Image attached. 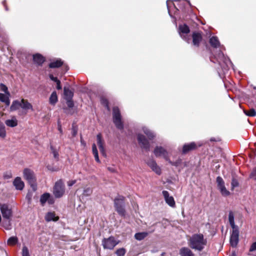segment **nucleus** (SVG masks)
Listing matches in <instances>:
<instances>
[{
    "label": "nucleus",
    "instance_id": "nucleus-1",
    "mask_svg": "<svg viewBox=\"0 0 256 256\" xmlns=\"http://www.w3.org/2000/svg\"><path fill=\"white\" fill-rule=\"evenodd\" d=\"M190 246L198 251H202L207 244L206 239L204 238L202 234L192 235L188 240Z\"/></svg>",
    "mask_w": 256,
    "mask_h": 256
},
{
    "label": "nucleus",
    "instance_id": "nucleus-2",
    "mask_svg": "<svg viewBox=\"0 0 256 256\" xmlns=\"http://www.w3.org/2000/svg\"><path fill=\"white\" fill-rule=\"evenodd\" d=\"M228 221L232 229L230 237V244L232 247H236L239 240V230L234 224V214L232 211L229 212Z\"/></svg>",
    "mask_w": 256,
    "mask_h": 256
},
{
    "label": "nucleus",
    "instance_id": "nucleus-3",
    "mask_svg": "<svg viewBox=\"0 0 256 256\" xmlns=\"http://www.w3.org/2000/svg\"><path fill=\"white\" fill-rule=\"evenodd\" d=\"M125 198L122 196H118L114 200V206L116 210L122 216L126 215L125 210Z\"/></svg>",
    "mask_w": 256,
    "mask_h": 256
},
{
    "label": "nucleus",
    "instance_id": "nucleus-4",
    "mask_svg": "<svg viewBox=\"0 0 256 256\" xmlns=\"http://www.w3.org/2000/svg\"><path fill=\"white\" fill-rule=\"evenodd\" d=\"M24 177L28 181L34 190H36V178L34 172L29 169L24 168L23 172Z\"/></svg>",
    "mask_w": 256,
    "mask_h": 256
},
{
    "label": "nucleus",
    "instance_id": "nucleus-5",
    "mask_svg": "<svg viewBox=\"0 0 256 256\" xmlns=\"http://www.w3.org/2000/svg\"><path fill=\"white\" fill-rule=\"evenodd\" d=\"M65 186L62 180L57 181L53 188V194L56 198H61L64 194Z\"/></svg>",
    "mask_w": 256,
    "mask_h": 256
},
{
    "label": "nucleus",
    "instance_id": "nucleus-6",
    "mask_svg": "<svg viewBox=\"0 0 256 256\" xmlns=\"http://www.w3.org/2000/svg\"><path fill=\"white\" fill-rule=\"evenodd\" d=\"M113 122L116 128L122 130L124 128V124L122 122L121 114L120 110L118 107L113 108Z\"/></svg>",
    "mask_w": 256,
    "mask_h": 256
},
{
    "label": "nucleus",
    "instance_id": "nucleus-7",
    "mask_svg": "<svg viewBox=\"0 0 256 256\" xmlns=\"http://www.w3.org/2000/svg\"><path fill=\"white\" fill-rule=\"evenodd\" d=\"M118 243L119 241L116 240L112 236L102 240V245L104 249L112 250Z\"/></svg>",
    "mask_w": 256,
    "mask_h": 256
},
{
    "label": "nucleus",
    "instance_id": "nucleus-8",
    "mask_svg": "<svg viewBox=\"0 0 256 256\" xmlns=\"http://www.w3.org/2000/svg\"><path fill=\"white\" fill-rule=\"evenodd\" d=\"M178 30L180 36L188 42H189L190 38H188L186 36L187 34L190 32L188 26L186 24L180 25Z\"/></svg>",
    "mask_w": 256,
    "mask_h": 256
},
{
    "label": "nucleus",
    "instance_id": "nucleus-9",
    "mask_svg": "<svg viewBox=\"0 0 256 256\" xmlns=\"http://www.w3.org/2000/svg\"><path fill=\"white\" fill-rule=\"evenodd\" d=\"M1 212L4 219L9 220L12 216V212L8 206L6 204H2L0 207Z\"/></svg>",
    "mask_w": 256,
    "mask_h": 256
},
{
    "label": "nucleus",
    "instance_id": "nucleus-10",
    "mask_svg": "<svg viewBox=\"0 0 256 256\" xmlns=\"http://www.w3.org/2000/svg\"><path fill=\"white\" fill-rule=\"evenodd\" d=\"M154 152L156 156H162L166 160H168V152L162 146H156L154 150Z\"/></svg>",
    "mask_w": 256,
    "mask_h": 256
},
{
    "label": "nucleus",
    "instance_id": "nucleus-11",
    "mask_svg": "<svg viewBox=\"0 0 256 256\" xmlns=\"http://www.w3.org/2000/svg\"><path fill=\"white\" fill-rule=\"evenodd\" d=\"M138 140L141 148H144L146 150H148L150 149V143L148 140L144 135L142 134H138Z\"/></svg>",
    "mask_w": 256,
    "mask_h": 256
},
{
    "label": "nucleus",
    "instance_id": "nucleus-12",
    "mask_svg": "<svg viewBox=\"0 0 256 256\" xmlns=\"http://www.w3.org/2000/svg\"><path fill=\"white\" fill-rule=\"evenodd\" d=\"M162 193L166 203L172 208L175 207L176 203L174 198L172 196H170L169 192L166 190H163Z\"/></svg>",
    "mask_w": 256,
    "mask_h": 256
},
{
    "label": "nucleus",
    "instance_id": "nucleus-13",
    "mask_svg": "<svg viewBox=\"0 0 256 256\" xmlns=\"http://www.w3.org/2000/svg\"><path fill=\"white\" fill-rule=\"evenodd\" d=\"M200 144L197 145L194 142H192L189 144H186L184 145L182 150V153L186 154L188 152L196 149Z\"/></svg>",
    "mask_w": 256,
    "mask_h": 256
},
{
    "label": "nucleus",
    "instance_id": "nucleus-14",
    "mask_svg": "<svg viewBox=\"0 0 256 256\" xmlns=\"http://www.w3.org/2000/svg\"><path fill=\"white\" fill-rule=\"evenodd\" d=\"M147 164L154 171L156 174H161V170L157 165L156 162L153 160H150L147 162Z\"/></svg>",
    "mask_w": 256,
    "mask_h": 256
},
{
    "label": "nucleus",
    "instance_id": "nucleus-15",
    "mask_svg": "<svg viewBox=\"0 0 256 256\" xmlns=\"http://www.w3.org/2000/svg\"><path fill=\"white\" fill-rule=\"evenodd\" d=\"M218 61L220 66L222 65V62L224 63L226 67L231 64V62L228 58L224 56L222 52H220L218 56Z\"/></svg>",
    "mask_w": 256,
    "mask_h": 256
},
{
    "label": "nucleus",
    "instance_id": "nucleus-16",
    "mask_svg": "<svg viewBox=\"0 0 256 256\" xmlns=\"http://www.w3.org/2000/svg\"><path fill=\"white\" fill-rule=\"evenodd\" d=\"M96 138L98 145V146L100 152L103 156H106L104 148V142L102 139V134H97Z\"/></svg>",
    "mask_w": 256,
    "mask_h": 256
},
{
    "label": "nucleus",
    "instance_id": "nucleus-17",
    "mask_svg": "<svg viewBox=\"0 0 256 256\" xmlns=\"http://www.w3.org/2000/svg\"><path fill=\"white\" fill-rule=\"evenodd\" d=\"M192 44L194 46H198L202 40V36L200 33L194 32L192 34Z\"/></svg>",
    "mask_w": 256,
    "mask_h": 256
},
{
    "label": "nucleus",
    "instance_id": "nucleus-18",
    "mask_svg": "<svg viewBox=\"0 0 256 256\" xmlns=\"http://www.w3.org/2000/svg\"><path fill=\"white\" fill-rule=\"evenodd\" d=\"M13 184L16 188L18 190H22L24 188V182L20 177H16L13 182Z\"/></svg>",
    "mask_w": 256,
    "mask_h": 256
},
{
    "label": "nucleus",
    "instance_id": "nucleus-19",
    "mask_svg": "<svg viewBox=\"0 0 256 256\" xmlns=\"http://www.w3.org/2000/svg\"><path fill=\"white\" fill-rule=\"evenodd\" d=\"M20 108L25 110H33V107L28 100L22 98L20 101Z\"/></svg>",
    "mask_w": 256,
    "mask_h": 256
},
{
    "label": "nucleus",
    "instance_id": "nucleus-20",
    "mask_svg": "<svg viewBox=\"0 0 256 256\" xmlns=\"http://www.w3.org/2000/svg\"><path fill=\"white\" fill-rule=\"evenodd\" d=\"M180 256H194L192 252L188 248L183 247L180 250Z\"/></svg>",
    "mask_w": 256,
    "mask_h": 256
},
{
    "label": "nucleus",
    "instance_id": "nucleus-21",
    "mask_svg": "<svg viewBox=\"0 0 256 256\" xmlns=\"http://www.w3.org/2000/svg\"><path fill=\"white\" fill-rule=\"evenodd\" d=\"M33 60L34 63L41 66L45 60L44 58L40 54H36L33 56Z\"/></svg>",
    "mask_w": 256,
    "mask_h": 256
},
{
    "label": "nucleus",
    "instance_id": "nucleus-22",
    "mask_svg": "<svg viewBox=\"0 0 256 256\" xmlns=\"http://www.w3.org/2000/svg\"><path fill=\"white\" fill-rule=\"evenodd\" d=\"M18 120L15 117H13L11 120H6L5 121V124L9 127L14 128L18 125Z\"/></svg>",
    "mask_w": 256,
    "mask_h": 256
},
{
    "label": "nucleus",
    "instance_id": "nucleus-23",
    "mask_svg": "<svg viewBox=\"0 0 256 256\" xmlns=\"http://www.w3.org/2000/svg\"><path fill=\"white\" fill-rule=\"evenodd\" d=\"M64 92L66 100L72 99L74 92L70 88L64 87Z\"/></svg>",
    "mask_w": 256,
    "mask_h": 256
},
{
    "label": "nucleus",
    "instance_id": "nucleus-24",
    "mask_svg": "<svg viewBox=\"0 0 256 256\" xmlns=\"http://www.w3.org/2000/svg\"><path fill=\"white\" fill-rule=\"evenodd\" d=\"M142 130L144 132L147 136L149 140H152L155 138L156 135L154 132H153L152 130L147 128L144 127L142 128Z\"/></svg>",
    "mask_w": 256,
    "mask_h": 256
},
{
    "label": "nucleus",
    "instance_id": "nucleus-25",
    "mask_svg": "<svg viewBox=\"0 0 256 256\" xmlns=\"http://www.w3.org/2000/svg\"><path fill=\"white\" fill-rule=\"evenodd\" d=\"M210 43L214 48H218L220 46V42L216 36H212L210 39Z\"/></svg>",
    "mask_w": 256,
    "mask_h": 256
},
{
    "label": "nucleus",
    "instance_id": "nucleus-26",
    "mask_svg": "<svg viewBox=\"0 0 256 256\" xmlns=\"http://www.w3.org/2000/svg\"><path fill=\"white\" fill-rule=\"evenodd\" d=\"M6 136V126L4 123L0 121V138H5Z\"/></svg>",
    "mask_w": 256,
    "mask_h": 256
},
{
    "label": "nucleus",
    "instance_id": "nucleus-27",
    "mask_svg": "<svg viewBox=\"0 0 256 256\" xmlns=\"http://www.w3.org/2000/svg\"><path fill=\"white\" fill-rule=\"evenodd\" d=\"M58 100L57 94L56 91L53 92L50 98V104L52 105H55Z\"/></svg>",
    "mask_w": 256,
    "mask_h": 256
},
{
    "label": "nucleus",
    "instance_id": "nucleus-28",
    "mask_svg": "<svg viewBox=\"0 0 256 256\" xmlns=\"http://www.w3.org/2000/svg\"><path fill=\"white\" fill-rule=\"evenodd\" d=\"M9 97L10 96H8L6 94L0 93V101L4 102L7 106H8L10 104Z\"/></svg>",
    "mask_w": 256,
    "mask_h": 256
},
{
    "label": "nucleus",
    "instance_id": "nucleus-29",
    "mask_svg": "<svg viewBox=\"0 0 256 256\" xmlns=\"http://www.w3.org/2000/svg\"><path fill=\"white\" fill-rule=\"evenodd\" d=\"M63 64V62L61 60H56V61L51 62L49 64V67L50 68H57L62 66Z\"/></svg>",
    "mask_w": 256,
    "mask_h": 256
},
{
    "label": "nucleus",
    "instance_id": "nucleus-30",
    "mask_svg": "<svg viewBox=\"0 0 256 256\" xmlns=\"http://www.w3.org/2000/svg\"><path fill=\"white\" fill-rule=\"evenodd\" d=\"M20 107V102L18 100H14L12 102L10 107V111H15Z\"/></svg>",
    "mask_w": 256,
    "mask_h": 256
},
{
    "label": "nucleus",
    "instance_id": "nucleus-31",
    "mask_svg": "<svg viewBox=\"0 0 256 256\" xmlns=\"http://www.w3.org/2000/svg\"><path fill=\"white\" fill-rule=\"evenodd\" d=\"M45 219L47 222H50L51 220L56 221L58 220V218L55 216V214L52 212H48L45 216Z\"/></svg>",
    "mask_w": 256,
    "mask_h": 256
},
{
    "label": "nucleus",
    "instance_id": "nucleus-32",
    "mask_svg": "<svg viewBox=\"0 0 256 256\" xmlns=\"http://www.w3.org/2000/svg\"><path fill=\"white\" fill-rule=\"evenodd\" d=\"M148 234L146 232H138L134 235V238L136 240H141L144 239Z\"/></svg>",
    "mask_w": 256,
    "mask_h": 256
},
{
    "label": "nucleus",
    "instance_id": "nucleus-33",
    "mask_svg": "<svg viewBox=\"0 0 256 256\" xmlns=\"http://www.w3.org/2000/svg\"><path fill=\"white\" fill-rule=\"evenodd\" d=\"M50 194L48 193H44L42 194L40 198V202L42 205H44L46 201L50 198Z\"/></svg>",
    "mask_w": 256,
    "mask_h": 256
},
{
    "label": "nucleus",
    "instance_id": "nucleus-34",
    "mask_svg": "<svg viewBox=\"0 0 256 256\" xmlns=\"http://www.w3.org/2000/svg\"><path fill=\"white\" fill-rule=\"evenodd\" d=\"M216 182L218 190L225 186L224 182L220 176H219L216 178Z\"/></svg>",
    "mask_w": 256,
    "mask_h": 256
},
{
    "label": "nucleus",
    "instance_id": "nucleus-35",
    "mask_svg": "<svg viewBox=\"0 0 256 256\" xmlns=\"http://www.w3.org/2000/svg\"><path fill=\"white\" fill-rule=\"evenodd\" d=\"M244 112L248 116H256V112L254 108H250L249 110H244Z\"/></svg>",
    "mask_w": 256,
    "mask_h": 256
},
{
    "label": "nucleus",
    "instance_id": "nucleus-36",
    "mask_svg": "<svg viewBox=\"0 0 256 256\" xmlns=\"http://www.w3.org/2000/svg\"><path fill=\"white\" fill-rule=\"evenodd\" d=\"M2 226L7 230L11 229V224L10 219H4L2 222Z\"/></svg>",
    "mask_w": 256,
    "mask_h": 256
},
{
    "label": "nucleus",
    "instance_id": "nucleus-37",
    "mask_svg": "<svg viewBox=\"0 0 256 256\" xmlns=\"http://www.w3.org/2000/svg\"><path fill=\"white\" fill-rule=\"evenodd\" d=\"M18 241V239L16 236H12L8 240V245L13 246L16 244Z\"/></svg>",
    "mask_w": 256,
    "mask_h": 256
},
{
    "label": "nucleus",
    "instance_id": "nucleus-38",
    "mask_svg": "<svg viewBox=\"0 0 256 256\" xmlns=\"http://www.w3.org/2000/svg\"><path fill=\"white\" fill-rule=\"evenodd\" d=\"M222 195L224 196H227L230 194V192L227 190L226 186H224L219 189Z\"/></svg>",
    "mask_w": 256,
    "mask_h": 256
},
{
    "label": "nucleus",
    "instance_id": "nucleus-39",
    "mask_svg": "<svg viewBox=\"0 0 256 256\" xmlns=\"http://www.w3.org/2000/svg\"><path fill=\"white\" fill-rule=\"evenodd\" d=\"M0 88L1 90L4 92L6 94L8 95V96H10V93L8 90V87L5 84L1 83L0 84Z\"/></svg>",
    "mask_w": 256,
    "mask_h": 256
},
{
    "label": "nucleus",
    "instance_id": "nucleus-40",
    "mask_svg": "<svg viewBox=\"0 0 256 256\" xmlns=\"http://www.w3.org/2000/svg\"><path fill=\"white\" fill-rule=\"evenodd\" d=\"M126 252V250L124 248H118L116 252V254L118 256H124Z\"/></svg>",
    "mask_w": 256,
    "mask_h": 256
},
{
    "label": "nucleus",
    "instance_id": "nucleus-41",
    "mask_svg": "<svg viewBox=\"0 0 256 256\" xmlns=\"http://www.w3.org/2000/svg\"><path fill=\"white\" fill-rule=\"evenodd\" d=\"M92 190L90 188H88L84 190L82 195L85 196H88L92 194Z\"/></svg>",
    "mask_w": 256,
    "mask_h": 256
},
{
    "label": "nucleus",
    "instance_id": "nucleus-42",
    "mask_svg": "<svg viewBox=\"0 0 256 256\" xmlns=\"http://www.w3.org/2000/svg\"><path fill=\"white\" fill-rule=\"evenodd\" d=\"M231 185L232 189H234V188L238 187L239 186L238 180L234 177H233L232 178Z\"/></svg>",
    "mask_w": 256,
    "mask_h": 256
},
{
    "label": "nucleus",
    "instance_id": "nucleus-43",
    "mask_svg": "<svg viewBox=\"0 0 256 256\" xmlns=\"http://www.w3.org/2000/svg\"><path fill=\"white\" fill-rule=\"evenodd\" d=\"M51 150L52 151V153L53 154L54 157L57 160H58V153L52 146H50Z\"/></svg>",
    "mask_w": 256,
    "mask_h": 256
},
{
    "label": "nucleus",
    "instance_id": "nucleus-44",
    "mask_svg": "<svg viewBox=\"0 0 256 256\" xmlns=\"http://www.w3.org/2000/svg\"><path fill=\"white\" fill-rule=\"evenodd\" d=\"M22 256H30L28 250L26 246L22 248Z\"/></svg>",
    "mask_w": 256,
    "mask_h": 256
},
{
    "label": "nucleus",
    "instance_id": "nucleus-45",
    "mask_svg": "<svg viewBox=\"0 0 256 256\" xmlns=\"http://www.w3.org/2000/svg\"><path fill=\"white\" fill-rule=\"evenodd\" d=\"M66 100V104L68 108H72L74 106V104L72 99Z\"/></svg>",
    "mask_w": 256,
    "mask_h": 256
},
{
    "label": "nucleus",
    "instance_id": "nucleus-46",
    "mask_svg": "<svg viewBox=\"0 0 256 256\" xmlns=\"http://www.w3.org/2000/svg\"><path fill=\"white\" fill-rule=\"evenodd\" d=\"M250 177L256 180V167L253 169L250 176Z\"/></svg>",
    "mask_w": 256,
    "mask_h": 256
},
{
    "label": "nucleus",
    "instance_id": "nucleus-47",
    "mask_svg": "<svg viewBox=\"0 0 256 256\" xmlns=\"http://www.w3.org/2000/svg\"><path fill=\"white\" fill-rule=\"evenodd\" d=\"M255 251H256V242H253L250 248V252H253Z\"/></svg>",
    "mask_w": 256,
    "mask_h": 256
},
{
    "label": "nucleus",
    "instance_id": "nucleus-48",
    "mask_svg": "<svg viewBox=\"0 0 256 256\" xmlns=\"http://www.w3.org/2000/svg\"><path fill=\"white\" fill-rule=\"evenodd\" d=\"M92 150L94 155L98 154V151L96 148V144H93L92 145Z\"/></svg>",
    "mask_w": 256,
    "mask_h": 256
},
{
    "label": "nucleus",
    "instance_id": "nucleus-49",
    "mask_svg": "<svg viewBox=\"0 0 256 256\" xmlns=\"http://www.w3.org/2000/svg\"><path fill=\"white\" fill-rule=\"evenodd\" d=\"M102 103L108 109V100L104 98H102Z\"/></svg>",
    "mask_w": 256,
    "mask_h": 256
},
{
    "label": "nucleus",
    "instance_id": "nucleus-50",
    "mask_svg": "<svg viewBox=\"0 0 256 256\" xmlns=\"http://www.w3.org/2000/svg\"><path fill=\"white\" fill-rule=\"evenodd\" d=\"M76 182V180H70L68 182V186H72Z\"/></svg>",
    "mask_w": 256,
    "mask_h": 256
},
{
    "label": "nucleus",
    "instance_id": "nucleus-51",
    "mask_svg": "<svg viewBox=\"0 0 256 256\" xmlns=\"http://www.w3.org/2000/svg\"><path fill=\"white\" fill-rule=\"evenodd\" d=\"M50 78L54 82H56L58 80L56 77H54L52 74H50Z\"/></svg>",
    "mask_w": 256,
    "mask_h": 256
},
{
    "label": "nucleus",
    "instance_id": "nucleus-52",
    "mask_svg": "<svg viewBox=\"0 0 256 256\" xmlns=\"http://www.w3.org/2000/svg\"><path fill=\"white\" fill-rule=\"evenodd\" d=\"M56 88L58 90L62 89V86L60 85V80H58L56 82Z\"/></svg>",
    "mask_w": 256,
    "mask_h": 256
},
{
    "label": "nucleus",
    "instance_id": "nucleus-53",
    "mask_svg": "<svg viewBox=\"0 0 256 256\" xmlns=\"http://www.w3.org/2000/svg\"><path fill=\"white\" fill-rule=\"evenodd\" d=\"M94 158H95V160L98 162H100V161L99 159V158H98V154H94Z\"/></svg>",
    "mask_w": 256,
    "mask_h": 256
},
{
    "label": "nucleus",
    "instance_id": "nucleus-54",
    "mask_svg": "<svg viewBox=\"0 0 256 256\" xmlns=\"http://www.w3.org/2000/svg\"><path fill=\"white\" fill-rule=\"evenodd\" d=\"M80 144L84 146H86V142L82 139V137L80 138Z\"/></svg>",
    "mask_w": 256,
    "mask_h": 256
},
{
    "label": "nucleus",
    "instance_id": "nucleus-55",
    "mask_svg": "<svg viewBox=\"0 0 256 256\" xmlns=\"http://www.w3.org/2000/svg\"><path fill=\"white\" fill-rule=\"evenodd\" d=\"M58 130L61 134H62V126L60 124H58Z\"/></svg>",
    "mask_w": 256,
    "mask_h": 256
},
{
    "label": "nucleus",
    "instance_id": "nucleus-56",
    "mask_svg": "<svg viewBox=\"0 0 256 256\" xmlns=\"http://www.w3.org/2000/svg\"><path fill=\"white\" fill-rule=\"evenodd\" d=\"M168 161L169 163H170L172 165L174 166H178L177 162H172V161H170L169 160L168 158Z\"/></svg>",
    "mask_w": 256,
    "mask_h": 256
},
{
    "label": "nucleus",
    "instance_id": "nucleus-57",
    "mask_svg": "<svg viewBox=\"0 0 256 256\" xmlns=\"http://www.w3.org/2000/svg\"><path fill=\"white\" fill-rule=\"evenodd\" d=\"M77 131L74 128H72V135L73 136H75L76 134Z\"/></svg>",
    "mask_w": 256,
    "mask_h": 256
},
{
    "label": "nucleus",
    "instance_id": "nucleus-58",
    "mask_svg": "<svg viewBox=\"0 0 256 256\" xmlns=\"http://www.w3.org/2000/svg\"><path fill=\"white\" fill-rule=\"evenodd\" d=\"M108 170L112 172H114L115 170H114V169L112 168H110V167H108Z\"/></svg>",
    "mask_w": 256,
    "mask_h": 256
},
{
    "label": "nucleus",
    "instance_id": "nucleus-59",
    "mask_svg": "<svg viewBox=\"0 0 256 256\" xmlns=\"http://www.w3.org/2000/svg\"><path fill=\"white\" fill-rule=\"evenodd\" d=\"M48 202L50 204H53L54 202L52 200H50V198L48 199Z\"/></svg>",
    "mask_w": 256,
    "mask_h": 256
},
{
    "label": "nucleus",
    "instance_id": "nucleus-60",
    "mask_svg": "<svg viewBox=\"0 0 256 256\" xmlns=\"http://www.w3.org/2000/svg\"><path fill=\"white\" fill-rule=\"evenodd\" d=\"M4 177H5L6 178H11V177H12V174H10V176H8V175L6 176H6H4Z\"/></svg>",
    "mask_w": 256,
    "mask_h": 256
},
{
    "label": "nucleus",
    "instance_id": "nucleus-61",
    "mask_svg": "<svg viewBox=\"0 0 256 256\" xmlns=\"http://www.w3.org/2000/svg\"><path fill=\"white\" fill-rule=\"evenodd\" d=\"M230 256H236V253L234 252H232V254H230Z\"/></svg>",
    "mask_w": 256,
    "mask_h": 256
},
{
    "label": "nucleus",
    "instance_id": "nucleus-62",
    "mask_svg": "<svg viewBox=\"0 0 256 256\" xmlns=\"http://www.w3.org/2000/svg\"><path fill=\"white\" fill-rule=\"evenodd\" d=\"M168 1H169V0H167V1H166V4H167V6H168Z\"/></svg>",
    "mask_w": 256,
    "mask_h": 256
},
{
    "label": "nucleus",
    "instance_id": "nucleus-63",
    "mask_svg": "<svg viewBox=\"0 0 256 256\" xmlns=\"http://www.w3.org/2000/svg\"><path fill=\"white\" fill-rule=\"evenodd\" d=\"M2 3H3V4H4H4H5V1H4V2H2Z\"/></svg>",
    "mask_w": 256,
    "mask_h": 256
},
{
    "label": "nucleus",
    "instance_id": "nucleus-64",
    "mask_svg": "<svg viewBox=\"0 0 256 256\" xmlns=\"http://www.w3.org/2000/svg\"><path fill=\"white\" fill-rule=\"evenodd\" d=\"M5 8H6V10H8V8L6 6H5Z\"/></svg>",
    "mask_w": 256,
    "mask_h": 256
}]
</instances>
